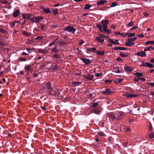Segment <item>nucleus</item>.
Here are the masks:
<instances>
[{
  "mask_svg": "<svg viewBox=\"0 0 154 154\" xmlns=\"http://www.w3.org/2000/svg\"><path fill=\"white\" fill-rule=\"evenodd\" d=\"M112 92V90L110 88H104L102 89L101 92L104 95H108Z\"/></svg>",
  "mask_w": 154,
  "mask_h": 154,
  "instance_id": "nucleus-1",
  "label": "nucleus"
},
{
  "mask_svg": "<svg viewBox=\"0 0 154 154\" xmlns=\"http://www.w3.org/2000/svg\"><path fill=\"white\" fill-rule=\"evenodd\" d=\"M63 94L62 91L60 89L58 90L56 94L55 97H57V99L61 100V99H65V98L63 97Z\"/></svg>",
  "mask_w": 154,
  "mask_h": 154,
  "instance_id": "nucleus-2",
  "label": "nucleus"
},
{
  "mask_svg": "<svg viewBox=\"0 0 154 154\" xmlns=\"http://www.w3.org/2000/svg\"><path fill=\"white\" fill-rule=\"evenodd\" d=\"M105 118L107 120H109L110 119H111L112 120H113L116 118L115 116L113 113L109 112L107 113L105 115Z\"/></svg>",
  "mask_w": 154,
  "mask_h": 154,
  "instance_id": "nucleus-3",
  "label": "nucleus"
},
{
  "mask_svg": "<svg viewBox=\"0 0 154 154\" xmlns=\"http://www.w3.org/2000/svg\"><path fill=\"white\" fill-rule=\"evenodd\" d=\"M75 30L76 29H74L73 26H68L64 29V30H66L69 32H72V33H74Z\"/></svg>",
  "mask_w": 154,
  "mask_h": 154,
  "instance_id": "nucleus-4",
  "label": "nucleus"
},
{
  "mask_svg": "<svg viewBox=\"0 0 154 154\" xmlns=\"http://www.w3.org/2000/svg\"><path fill=\"white\" fill-rule=\"evenodd\" d=\"M96 51V49L95 48H87L86 50L85 51L87 53H90L91 54V53L92 52H94V53H95Z\"/></svg>",
  "mask_w": 154,
  "mask_h": 154,
  "instance_id": "nucleus-5",
  "label": "nucleus"
},
{
  "mask_svg": "<svg viewBox=\"0 0 154 154\" xmlns=\"http://www.w3.org/2000/svg\"><path fill=\"white\" fill-rule=\"evenodd\" d=\"M109 21L108 20H102L101 21V23L102 24L103 27V29L105 30L107 28V24Z\"/></svg>",
  "mask_w": 154,
  "mask_h": 154,
  "instance_id": "nucleus-6",
  "label": "nucleus"
},
{
  "mask_svg": "<svg viewBox=\"0 0 154 154\" xmlns=\"http://www.w3.org/2000/svg\"><path fill=\"white\" fill-rule=\"evenodd\" d=\"M80 60H82L85 64H89L91 63V60L88 59L82 58Z\"/></svg>",
  "mask_w": 154,
  "mask_h": 154,
  "instance_id": "nucleus-7",
  "label": "nucleus"
},
{
  "mask_svg": "<svg viewBox=\"0 0 154 154\" xmlns=\"http://www.w3.org/2000/svg\"><path fill=\"white\" fill-rule=\"evenodd\" d=\"M124 96L127 97L132 98L137 97V95L130 94L128 93H125L124 94Z\"/></svg>",
  "mask_w": 154,
  "mask_h": 154,
  "instance_id": "nucleus-8",
  "label": "nucleus"
},
{
  "mask_svg": "<svg viewBox=\"0 0 154 154\" xmlns=\"http://www.w3.org/2000/svg\"><path fill=\"white\" fill-rule=\"evenodd\" d=\"M108 42L110 43H112L113 44L115 45H118L119 44V43L118 42V40L117 39L114 41L112 39H109L108 40Z\"/></svg>",
  "mask_w": 154,
  "mask_h": 154,
  "instance_id": "nucleus-9",
  "label": "nucleus"
},
{
  "mask_svg": "<svg viewBox=\"0 0 154 154\" xmlns=\"http://www.w3.org/2000/svg\"><path fill=\"white\" fill-rule=\"evenodd\" d=\"M52 57L55 60L58 61L60 59V56L56 54L52 56Z\"/></svg>",
  "mask_w": 154,
  "mask_h": 154,
  "instance_id": "nucleus-10",
  "label": "nucleus"
},
{
  "mask_svg": "<svg viewBox=\"0 0 154 154\" xmlns=\"http://www.w3.org/2000/svg\"><path fill=\"white\" fill-rule=\"evenodd\" d=\"M136 55L142 57L146 56V55L143 51H139L136 53Z\"/></svg>",
  "mask_w": 154,
  "mask_h": 154,
  "instance_id": "nucleus-11",
  "label": "nucleus"
},
{
  "mask_svg": "<svg viewBox=\"0 0 154 154\" xmlns=\"http://www.w3.org/2000/svg\"><path fill=\"white\" fill-rule=\"evenodd\" d=\"M44 87L49 90L52 89V88H51V83L49 82L46 83L45 84Z\"/></svg>",
  "mask_w": 154,
  "mask_h": 154,
  "instance_id": "nucleus-12",
  "label": "nucleus"
},
{
  "mask_svg": "<svg viewBox=\"0 0 154 154\" xmlns=\"http://www.w3.org/2000/svg\"><path fill=\"white\" fill-rule=\"evenodd\" d=\"M22 17L24 19H31V15L29 14H22Z\"/></svg>",
  "mask_w": 154,
  "mask_h": 154,
  "instance_id": "nucleus-13",
  "label": "nucleus"
},
{
  "mask_svg": "<svg viewBox=\"0 0 154 154\" xmlns=\"http://www.w3.org/2000/svg\"><path fill=\"white\" fill-rule=\"evenodd\" d=\"M56 90V88H55L54 87L52 88V89L50 90V94L53 95L54 96H55L57 92V91H55Z\"/></svg>",
  "mask_w": 154,
  "mask_h": 154,
  "instance_id": "nucleus-14",
  "label": "nucleus"
},
{
  "mask_svg": "<svg viewBox=\"0 0 154 154\" xmlns=\"http://www.w3.org/2000/svg\"><path fill=\"white\" fill-rule=\"evenodd\" d=\"M106 2L107 1L105 0H102L97 2V5L101 6L104 4L105 3H106Z\"/></svg>",
  "mask_w": 154,
  "mask_h": 154,
  "instance_id": "nucleus-15",
  "label": "nucleus"
},
{
  "mask_svg": "<svg viewBox=\"0 0 154 154\" xmlns=\"http://www.w3.org/2000/svg\"><path fill=\"white\" fill-rule=\"evenodd\" d=\"M113 71L117 73H119L121 72V71L119 70V67L118 66H116L114 67L113 69Z\"/></svg>",
  "mask_w": 154,
  "mask_h": 154,
  "instance_id": "nucleus-16",
  "label": "nucleus"
},
{
  "mask_svg": "<svg viewBox=\"0 0 154 154\" xmlns=\"http://www.w3.org/2000/svg\"><path fill=\"white\" fill-rule=\"evenodd\" d=\"M124 69L126 72H131L132 70V69L130 66H128L125 67Z\"/></svg>",
  "mask_w": 154,
  "mask_h": 154,
  "instance_id": "nucleus-17",
  "label": "nucleus"
},
{
  "mask_svg": "<svg viewBox=\"0 0 154 154\" xmlns=\"http://www.w3.org/2000/svg\"><path fill=\"white\" fill-rule=\"evenodd\" d=\"M95 39L98 42L103 43L104 41V39L101 38L100 37L96 36Z\"/></svg>",
  "mask_w": 154,
  "mask_h": 154,
  "instance_id": "nucleus-18",
  "label": "nucleus"
},
{
  "mask_svg": "<svg viewBox=\"0 0 154 154\" xmlns=\"http://www.w3.org/2000/svg\"><path fill=\"white\" fill-rule=\"evenodd\" d=\"M95 53L99 56H103L105 53L103 51H96Z\"/></svg>",
  "mask_w": 154,
  "mask_h": 154,
  "instance_id": "nucleus-19",
  "label": "nucleus"
},
{
  "mask_svg": "<svg viewBox=\"0 0 154 154\" xmlns=\"http://www.w3.org/2000/svg\"><path fill=\"white\" fill-rule=\"evenodd\" d=\"M20 12L18 10H16L14 13L13 14V17H16L19 14Z\"/></svg>",
  "mask_w": 154,
  "mask_h": 154,
  "instance_id": "nucleus-20",
  "label": "nucleus"
},
{
  "mask_svg": "<svg viewBox=\"0 0 154 154\" xmlns=\"http://www.w3.org/2000/svg\"><path fill=\"white\" fill-rule=\"evenodd\" d=\"M94 78V76L93 75H90V74L86 75L85 77L86 79H88L90 80H92Z\"/></svg>",
  "mask_w": 154,
  "mask_h": 154,
  "instance_id": "nucleus-21",
  "label": "nucleus"
},
{
  "mask_svg": "<svg viewBox=\"0 0 154 154\" xmlns=\"http://www.w3.org/2000/svg\"><path fill=\"white\" fill-rule=\"evenodd\" d=\"M124 115V113L122 112H119L117 114V115L118 117V119H120V117L123 116Z\"/></svg>",
  "mask_w": 154,
  "mask_h": 154,
  "instance_id": "nucleus-22",
  "label": "nucleus"
},
{
  "mask_svg": "<svg viewBox=\"0 0 154 154\" xmlns=\"http://www.w3.org/2000/svg\"><path fill=\"white\" fill-rule=\"evenodd\" d=\"M134 43L133 42H128L125 43V45L127 46L130 47L131 46L134 45Z\"/></svg>",
  "mask_w": 154,
  "mask_h": 154,
  "instance_id": "nucleus-23",
  "label": "nucleus"
},
{
  "mask_svg": "<svg viewBox=\"0 0 154 154\" xmlns=\"http://www.w3.org/2000/svg\"><path fill=\"white\" fill-rule=\"evenodd\" d=\"M32 65H29L28 66H26L25 67V69L26 71H28L31 70V69Z\"/></svg>",
  "mask_w": 154,
  "mask_h": 154,
  "instance_id": "nucleus-24",
  "label": "nucleus"
},
{
  "mask_svg": "<svg viewBox=\"0 0 154 154\" xmlns=\"http://www.w3.org/2000/svg\"><path fill=\"white\" fill-rule=\"evenodd\" d=\"M93 112L97 114H100V111L98 109H94L93 110Z\"/></svg>",
  "mask_w": 154,
  "mask_h": 154,
  "instance_id": "nucleus-25",
  "label": "nucleus"
},
{
  "mask_svg": "<svg viewBox=\"0 0 154 154\" xmlns=\"http://www.w3.org/2000/svg\"><path fill=\"white\" fill-rule=\"evenodd\" d=\"M43 11L46 13H49L51 12V11L49 8H43Z\"/></svg>",
  "mask_w": 154,
  "mask_h": 154,
  "instance_id": "nucleus-26",
  "label": "nucleus"
},
{
  "mask_svg": "<svg viewBox=\"0 0 154 154\" xmlns=\"http://www.w3.org/2000/svg\"><path fill=\"white\" fill-rule=\"evenodd\" d=\"M145 65H146V66L149 68H152L154 67V66L153 64L147 62H146Z\"/></svg>",
  "mask_w": 154,
  "mask_h": 154,
  "instance_id": "nucleus-27",
  "label": "nucleus"
},
{
  "mask_svg": "<svg viewBox=\"0 0 154 154\" xmlns=\"http://www.w3.org/2000/svg\"><path fill=\"white\" fill-rule=\"evenodd\" d=\"M113 49L115 50H123V49H124V48L123 47H115L114 48H113Z\"/></svg>",
  "mask_w": 154,
  "mask_h": 154,
  "instance_id": "nucleus-28",
  "label": "nucleus"
},
{
  "mask_svg": "<svg viewBox=\"0 0 154 154\" xmlns=\"http://www.w3.org/2000/svg\"><path fill=\"white\" fill-rule=\"evenodd\" d=\"M58 39V38H57L55 39L54 41H53L50 44H49L48 46H51L53 45H54L57 41V40Z\"/></svg>",
  "mask_w": 154,
  "mask_h": 154,
  "instance_id": "nucleus-29",
  "label": "nucleus"
},
{
  "mask_svg": "<svg viewBox=\"0 0 154 154\" xmlns=\"http://www.w3.org/2000/svg\"><path fill=\"white\" fill-rule=\"evenodd\" d=\"M97 27L99 28V30L101 31L102 32H103V30L102 29V28L103 27V26L101 25L100 24H97Z\"/></svg>",
  "mask_w": 154,
  "mask_h": 154,
  "instance_id": "nucleus-30",
  "label": "nucleus"
},
{
  "mask_svg": "<svg viewBox=\"0 0 154 154\" xmlns=\"http://www.w3.org/2000/svg\"><path fill=\"white\" fill-rule=\"evenodd\" d=\"M145 44L146 45L148 44H151L154 45V41H149L146 42H145Z\"/></svg>",
  "mask_w": 154,
  "mask_h": 154,
  "instance_id": "nucleus-31",
  "label": "nucleus"
},
{
  "mask_svg": "<svg viewBox=\"0 0 154 154\" xmlns=\"http://www.w3.org/2000/svg\"><path fill=\"white\" fill-rule=\"evenodd\" d=\"M72 84L74 86L79 85L81 84L79 82H78L75 81L72 82Z\"/></svg>",
  "mask_w": 154,
  "mask_h": 154,
  "instance_id": "nucleus-32",
  "label": "nucleus"
},
{
  "mask_svg": "<svg viewBox=\"0 0 154 154\" xmlns=\"http://www.w3.org/2000/svg\"><path fill=\"white\" fill-rule=\"evenodd\" d=\"M120 55L121 57H126L128 56V55L125 52L121 53Z\"/></svg>",
  "mask_w": 154,
  "mask_h": 154,
  "instance_id": "nucleus-33",
  "label": "nucleus"
},
{
  "mask_svg": "<svg viewBox=\"0 0 154 154\" xmlns=\"http://www.w3.org/2000/svg\"><path fill=\"white\" fill-rule=\"evenodd\" d=\"M134 75L138 77H141L143 76V74L141 73L137 72L134 73Z\"/></svg>",
  "mask_w": 154,
  "mask_h": 154,
  "instance_id": "nucleus-34",
  "label": "nucleus"
},
{
  "mask_svg": "<svg viewBox=\"0 0 154 154\" xmlns=\"http://www.w3.org/2000/svg\"><path fill=\"white\" fill-rule=\"evenodd\" d=\"M52 67L54 70H56L58 69V66L55 64H52Z\"/></svg>",
  "mask_w": 154,
  "mask_h": 154,
  "instance_id": "nucleus-35",
  "label": "nucleus"
},
{
  "mask_svg": "<svg viewBox=\"0 0 154 154\" xmlns=\"http://www.w3.org/2000/svg\"><path fill=\"white\" fill-rule=\"evenodd\" d=\"M103 31L106 33H108V34H110L111 33V30H108L107 29V28H106L105 29V30L103 29Z\"/></svg>",
  "mask_w": 154,
  "mask_h": 154,
  "instance_id": "nucleus-36",
  "label": "nucleus"
},
{
  "mask_svg": "<svg viewBox=\"0 0 154 154\" xmlns=\"http://www.w3.org/2000/svg\"><path fill=\"white\" fill-rule=\"evenodd\" d=\"M44 37V36H38L35 39L36 40H42Z\"/></svg>",
  "mask_w": 154,
  "mask_h": 154,
  "instance_id": "nucleus-37",
  "label": "nucleus"
},
{
  "mask_svg": "<svg viewBox=\"0 0 154 154\" xmlns=\"http://www.w3.org/2000/svg\"><path fill=\"white\" fill-rule=\"evenodd\" d=\"M91 6H92L91 5H90L88 4H86L85 5L84 9H88Z\"/></svg>",
  "mask_w": 154,
  "mask_h": 154,
  "instance_id": "nucleus-38",
  "label": "nucleus"
},
{
  "mask_svg": "<svg viewBox=\"0 0 154 154\" xmlns=\"http://www.w3.org/2000/svg\"><path fill=\"white\" fill-rule=\"evenodd\" d=\"M31 21L33 22H35L36 23H37V17H33L30 19Z\"/></svg>",
  "mask_w": 154,
  "mask_h": 154,
  "instance_id": "nucleus-39",
  "label": "nucleus"
},
{
  "mask_svg": "<svg viewBox=\"0 0 154 154\" xmlns=\"http://www.w3.org/2000/svg\"><path fill=\"white\" fill-rule=\"evenodd\" d=\"M128 121L130 124L132 125L134 122V119H131L130 118L129 119Z\"/></svg>",
  "mask_w": 154,
  "mask_h": 154,
  "instance_id": "nucleus-40",
  "label": "nucleus"
},
{
  "mask_svg": "<svg viewBox=\"0 0 154 154\" xmlns=\"http://www.w3.org/2000/svg\"><path fill=\"white\" fill-rule=\"evenodd\" d=\"M122 79L119 78L116 79L115 81V82L117 84L119 83L120 82L122 81Z\"/></svg>",
  "mask_w": 154,
  "mask_h": 154,
  "instance_id": "nucleus-41",
  "label": "nucleus"
},
{
  "mask_svg": "<svg viewBox=\"0 0 154 154\" xmlns=\"http://www.w3.org/2000/svg\"><path fill=\"white\" fill-rule=\"evenodd\" d=\"M136 39V37H134L133 38H128V41L129 42H132L135 41Z\"/></svg>",
  "mask_w": 154,
  "mask_h": 154,
  "instance_id": "nucleus-42",
  "label": "nucleus"
},
{
  "mask_svg": "<svg viewBox=\"0 0 154 154\" xmlns=\"http://www.w3.org/2000/svg\"><path fill=\"white\" fill-rule=\"evenodd\" d=\"M134 25V23L132 21H131L128 24V26L131 27Z\"/></svg>",
  "mask_w": 154,
  "mask_h": 154,
  "instance_id": "nucleus-43",
  "label": "nucleus"
},
{
  "mask_svg": "<svg viewBox=\"0 0 154 154\" xmlns=\"http://www.w3.org/2000/svg\"><path fill=\"white\" fill-rule=\"evenodd\" d=\"M147 85H150L152 87L154 86V81L153 82H149L147 84Z\"/></svg>",
  "mask_w": 154,
  "mask_h": 154,
  "instance_id": "nucleus-44",
  "label": "nucleus"
},
{
  "mask_svg": "<svg viewBox=\"0 0 154 154\" xmlns=\"http://www.w3.org/2000/svg\"><path fill=\"white\" fill-rule=\"evenodd\" d=\"M98 104V103H94L92 104V105H91V106L92 107H95L96 106H97Z\"/></svg>",
  "mask_w": 154,
  "mask_h": 154,
  "instance_id": "nucleus-45",
  "label": "nucleus"
},
{
  "mask_svg": "<svg viewBox=\"0 0 154 154\" xmlns=\"http://www.w3.org/2000/svg\"><path fill=\"white\" fill-rule=\"evenodd\" d=\"M102 75H103V73L102 72L97 73L95 75L97 77H99L101 76H102Z\"/></svg>",
  "mask_w": 154,
  "mask_h": 154,
  "instance_id": "nucleus-46",
  "label": "nucleus"
},
{
  "mask_svg": "<svg viewBox=\"0 0 154 154\" xmlns=\"http://www.w3.org/2000/svg\"><path fill=\"white\" fill-rule=\"evenodd\" d=\"M19 60L21 61H25L26 60L25 58L22 57H20L19 58Z\"/></svg>",
  "mask_w": 154,
  "mask_h": 154,
  "instance_id": "nucleus-47",
  "label": "nucleus"
},
{
  "mask_svg": "<svg viewBox=\"0 0 154 154\" xmlns=\"http://www.w3.org/2000/svg\"><path fill=\"white\" fill-rule=\"evenodd\" d=\"M151 47H152V46L147 47L144 49V51H149V50H150L151 48Z\"/></svg>",
  "mask_w": 154,
  "mask_h": 154,
  "instance_id": "nucleus-48",
  "label": "nucleus"
},
{
  "mask_svg": "<svg viewBox=\"0 0 154 154\" xmlns=\"http://www.w3.org/2000/svg\"><path fill=\"white\" fill-rule=\"evenodd\" d=\"M149 137L150 138H154V134L152 133H150L149 135Z\"/></svg>",
  "mask_w": 154,
  "mask_h": 154,
  "instance_id": "nucleus-49",
  "label": "nucleus"
},
{
  "mask_svg": "<svg viewBox=\"0 0 154 154\" xmlns=\"http://www.w3.org/2000/svg\"><path fill=\"white\" fill-rule=\"evenodd\" d=\"M128 37H132L134 36L135 35L134 33H131L128 34Z\"/></svg>",
  "mask_w": 154,
  "mask_h": 154,
  "instance_id": "nucleus-50",
  "label": "nucleus"
},
{
  "mask_svg": "<svg viewBox=\"0 0 154 154\" xmlns=\"http://www.w3.org/2000/svg\"><path fill=\"white\" fill-rule=\"evenodd\" d=\"M117 5V4L116 2H114L112 3L111 5V7H114Z\"/></svg>",
  "mask_w": 154,
  "mask_h": 154,
  "instance_id": "nucleus-51",
  "label": "nucleus"
},
{
  "mask_svg": "<svg viewBox=\"0 0 154 154\" xmlns=\"http://www.w3.org/2000/svg\"><path fill=\"white\" fill-rule=\"evenodd\" d=\"M9 24L12 27H13L15 25V23L14 22L10 23Z\"/></svg>",
  "mask_w": 154,
  "mask_h": 154,
  "instance_id": "nucleus-52",
  "label": "nucleus"
},
{
  "mask_svg": "<svg viewBox=\"0 0 154 154\" xmlns=\"http://www.w3.org/2000/svg\"><path fill=\"white\" fill-rule=\"evenodd\" d=\"M98 134L101 136L104 137L106 136L105 134L104 133L102 132H100L98 133Z\"/></svg>",
  "mask_w": 154,
  "mask_h": 154,
  "instance_id": "nucleus-53",
  "label": "nucleus"
},
{
  "mask_svg": "<svg viewBox=\"0 0 154 154\" xmlns=\"http://www.w3.org/2000/svg\"><path fill=\"white\" fill-rule=\"evenodd\" d=\"M23 33L24 35L26 36H29V34L26 31H23Z\"/></svg>",
  "mask_w": 154,
  "mask_h": 154,
  "instance_id": "nucleus-54",
  "label": "nucleus"
},
{
  "mask_svg": "<svg viewBox=\"0 0 154 154\" xmlns=\"http://www.w3.org/2000/svg\"><path fill=\"white\" fill-rule=\"evenodd\" d=\"M43 19V18L42 17H37V23L39 21H41Z\"/></svg>",
  "mask_w": 154,
  "mask_h": 154,
  "instance_id": "nucleus-55",
  "label": "nucleus"
},
{
  "mask_svg": "<svg viewBox=\"0 0 154 154\" xmlns=\"http://www.w3.org/2000/svg\"><path fill=\"white\" fill-rule=\"evenodd\" d=\"M26 50H27L28 53H31L32 51V50L30 48H27Z\"/></svg>",
  "mask_w": 154,
  "mask_h": 154,
  "instance_id": "nucleus-56",
  "label": "nucleus"
},
{
  "mask_svg": "<svg viewBox=\"0 0 154 154\" xmlns=\"http://www.w3.org/2000/svg\"><path fill=\"white\" fill-rule=\"evenodd\" d=\"M84 43L85 42L83 40L81 39L80 40V42L79 43V45H81Z\"/></svg>",
  "mask_w": 154,
  "mask_h": 154,
  "instance_id": "nucleus-57",
  "label": "nucleus"
},
{
  "mask_svg": "<svg viewBox=\"0 0 154 154\" xmlns=\"http://www.w3.org/2000/svg\"><path fill=\"white\" fill-rule=\"evenodd\" d=\"M128 34V33H123L122 34H121V36H127Z\"/></svg>",
  "mask_w": 154,
  "mask_h": 154,
  "instance_id": "nucleus-58",
  "label": "nucleus"
},
{
  "mask_svg": "<svg viewBox=\"0 0 154 154\" xmlns=\"http://www.w3.org/2000/svg\"><path fill=\"white\" fill-rule=\"evenodd\" d=\"M149 129L150 130L152 131V124L151 123H150L149 125Z\"/></svg>",
  "mask_w": 154,
  "mask_h": 154,
  "instance_id": "nucleus-59",
  "label": "nucleus"
},
{
  "mask_svg": "<svg viewBox=\"0 0 154 154\" xmlns=\"http://www.w3.org/2000/svg\"><path fill=\"white\" fill-rule=\"evenodd\" d=\"M143 14L146 17H147L149 16L148 13L146 12H144Z\"/></svg>",
  "mask_w": 154,
  "mask_h": 154,
  "instance_id": "nucleus-60",
  "label": "nucleus"
},
{
  "mask_svg": "<svg viewBox=\"0 0 154 154\" xmlns=\"http://www.w3.org/2000/svg\"><path fill=\"white\" fill-rule=\"evenodd\" d=\"M38 51H39V52H40L41 53H45V51L42 49H39Z\"/></svg>",
  "mask_w": 154,
  "mask_h": 154,
  "instance_id": "nucleus-61",
  "label": "nucleus"
},
{
  "mask_svg": "<svg viewBox=\"0 0 154 154\" xmlns=\"http://www.w3.org/2000/svg\"><path fill=\"white\" fill-rule=\"evenodd\" d=\"M4 45V44L2 42L0 41V47H2Z\"/></svg>",
  "mask_w": 154,
  "mask_h": 154,
  "instance_id": "nucleus-62",
  "label": "nucleus"
},
{
  "mask_svg": "<svg viewBox=\"0 0 154 154\" xmlns=\"http://www.w3.org/2000/svg\"><path fill=\"white\" fill-rule=\"evenodd\" d=\"M137 36L141 38L143 37L144 36V35H143V34H141L138 35H137Z\"/></svg>",
  "mask_w": 154,
  "mask_h": 154,
  "instance_id": "nucleus-63",
  "label": "nucleus"
},
{
  "mask_svg": "<svg viewBox=\"0 0 154 154\" xmlns=\"http://www.w3.org/2000/svg\"><path fill=\"white\" fill-rule=\"evenodd\" d=\"M139 79H140V78H136L135 77L134 80L136 82H139Z\"/></svg>",
  "mask_w": 154,
  "mask_h": 154,
  "instance_id": "nucleus-64",
  "label": "nucleus"
}]
</instances>
